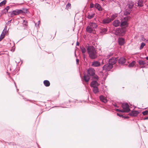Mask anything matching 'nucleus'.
<instances>
[{
  "label": "nucleus",
  "instance_id": "obj_1",
  "mask_svg": "<svg viewBox=\"0 0 148 148\" xmlns=\"http://www.w3.org/2000/svg\"><path fill=\"white\" fill-rule=\"evenodd\" d=\"M86 49L88 53L90 58L94 59L97 57V52L94 47L92 46H88Z\"/></svg>",
  "mask_w": 148,
  "mask_h": 148
},
{
  "label": "nucleus",
  "instance_id": "obj_2",
  "mask_svg": "<svg viewBox=\"0 0 148 148\" xmlns=\"http://www.w3.org/2000/svg\"><path fill=\"white\" fill-rule=\"evenodd\" d=\"M95 70L92 68L88 69L87 71V74H84V79L86 82H88L90 79V76H94L95 74Z\"/></svg>",
  "mask_w": 148,
  "mask_h": 148
},
{
  "label": "nucleus",
  "instance_id": "obj_3",
  "mask_svg": "<svg viewBox=\"0 0 148 148\" xmlns=\"http://www.w3.org/2000/svg\"><path fill=\"white\" fill-rule=\"evenodd\" d=\"M130 16H127L123 18L121 21L120 26L121 27H123L125 28L128 26L127 21L130 18Z\"/></svg>",
  "mask_w": 148,
  "mask_h": 148
},
{
  "label": "nucleus",
  "instance_id": "obj_4",
  "mask_svg": "<svg viewBox=\"0 0 148 148\" xmlns=\"http://www.w3.org/2000/svg\"><path fill=\"white\" fill-rule=\"evenodd\" d=\"M24 12L22 10H13L11 12H10L9 13H10V16L11 17H13L14 16L18 15L21 14H22Z\"/></svg>",
  "mask_w": 148,
  "mask_h": 148
},
{
  "label": "nucleus",
  "instance_id": "obj_5",
  "mask_svg": "<svg viewBox=\"0 0 148 148\" xmlns=\"http://www.w3.org/2000/svg\"><path fill=\"white\" fill-rule=\"evenodd\" d=\"M126 29L125 28H119L116 30V33L117 35L123 36L125 34Z\"/></svg>",
  "mask_w": 148,
  "mask_h": 148
},
{
  "label": "nucleus",
  "instance_id": "obj_6",
  "mask_svg": "<svg viewBox=\"0 0 148 148\" xmlns=\"http://www.w3.org/2000/svg\"><path fill=\"white\" fill-rule=\"evenodd\" d=\"M122 107L123 108V112H129L130 110L129 108V106L128 104L127 103H123L122 105Z\"/></svg>",
  "mask_w": 148,
  "mask_h": 148
},
{
  "label": "nucleus",
  "instance_id": "obj_7",
  "mask_svg": "<svg viewBox=\"0 0 148 148\" xmlns=\"http://www.w3.org/2000/svg\"><path fill=\"white\" fill-rule=\"evenodd\" d=\"M113 67V66L112 65H110L109 63L107 64L104 65L103 67V70L109 71Z\"/></svg>",
  "mask_w": 148,
  "mask_h": 148
},
{
  "label": "nucleus",
  "instance_id": "obj_8",
  "mask_svg": "<svg viewBox=\"0 0 148 148\" xmlns=\"http://www.w3.org/2000/svg\"><path fill=\"white\" fill-rule=\"evenodd\" d=\"M117 60V59L116 58L112 57L111 58L109 59L108 63L113 66L114 64L116 63Z\"/></svg>",
  "mask_w": 148,
  "mask_h": 148
},
{
  "label": "nucleus",
  "instance_id": "obj_9",
  "mask_svg": "<svg viewBox=\"0 0 148 148\" xmlns=\"http://www.w3.org/2000/svg\"><path fill=\"white\" fill-rule=\"evenodd\" d=\"M134 5V3L132 1H129L126 5V8L132 10Z\"/></svg>",
  "mask_w": 148,
  "mask_h": 148
},
{
  "label": "nucleus",
  "instance_id": "obj_10",
  "mask_svg": "<svg viewBox=\"0 0 148 148\" xmlns=\"http://www.w3.org/2000/svg\"><path fill=\"white\" fill-rule=\"evenodd\" d=\"M113 26L115 27H117L121 25V22L118 20H114L112 23Z\"/></svg>",
  "mask_w": 148,
  "mask_h": 148
},
{
  "label": "nucleus",
  "instance_id": "obj_11",
  "mask_svg": "<svg viewBox=\"0 0 148 148\" xmlns=\"http://www.w3.org/2000/svg\"><path fill=\"white\" fill-rule=\"evenodd\" d=\"M101 63L98 61H94L92 62V66L94 67H98L101 65Z\"/></svg>",
  "mask_w": 148,
  "mask_h": 148
},
{
  "label": "nucleus",
  "instance_id": "obj_12",
  "mask_svg": "<svg viewBox=\"0 0 148 148\" xmlns=\"http://www.w3.org/2000/svg\"><path fill=\"white\" fill-rule=\"evenodd\" d=\"M90 86L93 88L95 87H97L99 86V84L96 81H92L90 84Z\"/></svg>",
  "mask_w": 148,
  "mask_h": 148
},
{
  "label": "nucleus",
  "instance_id": "obj_13",
  "mask_svg": "<svg viewBox=\"0 0 148 148\" xmlns=\"http://www.w3.org/2000/svg\"><path fill=\"white\" fill-rule=\"evenodd\" d=\"M139 112L138 111L136 110L132 111L129 114L131 116H136L139 114Z\"/></svg>",
  "mask_w": 148,
  "mask_h": 148
},
{
  "label": "nucleus",
  "instance_id": "obj_14",
  "mask_svg": "<svg viewBox=\"0 0 148 148\" xmlns=\"http://www.w3.org/2000/svg\"><path fill=\"white\" fill-rule=\"evenodd\" d=\"M111 21L110 19L109 18H107L103 19L102 21L103 23V24L108 23Z\"/></svg>",
  "mask_w": 148,
  "mask_h": 148
},
{
  "label": "nucleus",
  "instance_id": "obj_15",
  "mask_svg": "<svg viewBox=\"0 0 148 148\" xmlns=\"http://www.w3.org/2000/svg\"><path fill=\"white\" fill-rule=\"evenodd\" d=\"M100 100L103 102L106 103L107 102V100L106 98L103 95H101L99 97Z\"/></svg>",
  "mask_w": 148,
  "mask_h": 148
},
{
  "label": "nucleus",
  "instance_id": "obj_16",
  "mask_svg": "<svg viewBox=\"0 0 148 148\" xmlns=\"http://www.w3.org/2000/svg\"><path fill=\"white\" fill-rule=\"evenodd\" d=\"M132 10L126 8L124 12V14L126 16L130 14Z\"/></svg>",
  "mask_w": 148,
  "mask_h": 148
},
{
  "label": "nucleus",
  "instance_id": "obj_17",
  "mask_svg": "<svg viewBox=\"0 0 148 148\" xmlns=\"http://www.w3.org/2000/svg\"><path fill=\"white\" fill-rule=\"evenodd\" d=\"M119 43L120 45H123L125 43L124 39L122 38H120L118 40Z\"/></svg>",
  "mask_w": 148,
  "mask_h": 148
},
{
  "label": "nucleus",
  "instance_id": "obj_18",
  "mask_svg": "<svg viewBox=\"0 0 148 148\" xmlns=\"http://www.w3.org/2000/svg\"><path fill=\"white\" fill-rule=\"evenodd\" d=\"M95 7L99 11H101L102 10V8L99 4L98 3H95Z\"/></svg>",
  "mask_w": 148,
  "mask_h": 148
},
{
  "label": "nucleus",
  "instance_id": "obj_19",
  "mask_svg": "<svg viewBox=\"0 0 148 148\" xmlns=\"http://www.w3.org/2000/svg\"><path fill=\"white\" fill-rule=\"evenodd\" d=\"M90 27L91 28H92L94 30L97 27V25L96 23L92 22L90 23Z\"/></svg>",
  "mask_w": 148,
  "mask_h": 148
},
{
  "label": "nucleus",
  "instance_id": "obj_20",
  "mask_svg": "<svg viewBox=\"0 0 148 148\" xmlns=\"http://www.w3.org/2000/svg\"><path fill=\"white\" fill-rule=\"evenodd\" d=\"M126 61V59L123 57L121 58L119 60V62L121 64H124Z\"/></svg>",
  "mask_w": 148,
  "mask_h": 148
},
{
  "label": "nucleus",
  "instance_id": "obj_21",
  "mask_svg": "<svg viewBox=\"0 0 148 148\" xmlns=\"http://www.w3.org/2000/svg\"><path fill=\"white\" fill-rule=\"evenodd\" d=\"M43 83L44 85L47 87L49 86L50 85L49 82L47 80H45L43 82Z\"/></svg>",
  "mask_w": 148,
  "mask_h": 148
},
{
  "label": "nucleus",
  "instance_id": "obj_22",
  "mask_svg": "<svg viewBox=\"0 0 148 148\" xmlns=\"http://www.w3.org/2000/svg\"><path fill=\"white\" fill-rule=\"evenodd\" d=\"M86 30L89 33H91L94 30L92 29V28L88 26L86 29Z\"/></svg>",
  "mask_w": 148,
  "mask_h": 148
},
{
  "label": "nucleus",
  "instance_id": "obj_23",
  "mask_svg": "<svg viewBox=\"0 0 148 148\" xmlns=\"http://www.w3.org/2000/svg\"><path fill=\"white\" fill-rule=\"evenodd\" d=\"M95 16V13L93 12L90 14L89 13L88 15L87 16V18L89 19H91L93 17Z\"/></svg>",
  "mask_w": 148,
  "mask_h": 148
},
{
  "label": "nucleus",
  "instance_id": "obj_24",
  "mask_svg": "<svg viewBox=\"0 0 148 148\" xmlns=\"http://www.w3.org/2000/svg\"><path fill=\"white\" fill-rule=\"evenodd\" d=\"M107 32V29L106 28H102L101 29L100 32L102 34H104L106 33Z\"/></svg>",
  "mask_w": 148,
  "mask_h": 148
},
{
  "label": "nucleus",
  "instance_id": "obj_25",
  "mask_svg": "<svg viewBox=\"0 0 148 148\" xmlns=\"http://www.w3.org/2000/svg\"><path fill=\"white\" fill-rule=\"evenodd\" d=\"M118 16V14H113L111 17V18H110L112 21L115 18H116Z\"/></svg>",
  "mask_w": 148,
  "mask_h": 148
},
{
  "label": "nucleus",
  "instance_id": "obj_26",
  "mask_svg": "<svg viewBox=\"0 0 148 148\" xmlns=\"http://www.w3.org/2000/svg\"><path fill=\"white\" fill-rule=\"evenodd\" d=\"M93 91L95 94H97L99 92V89L97 87H95L93 88Z\"/></svg>",
  "mask_w": 148,
  "mask_h": 148
},
{
  "label": "nucleus",
  "instance_id": "obj_27",
  "mask_svg": "<svg viewBox=\"0 0 148 148\" xmlns=\"http://www.w3.org/2000/svg\"><path fill=\"white\" fill-rule=\"evenodd\" d=\"M138 5L139 6H143V1L142 0H139L138 1Z\"/></svg>",
  "mask_w": 148,
  "mask_h": 148
},
{
  "label": "nucleus",
  "instance_id": "obj_28",
  "mask_svg": "<svg viewBox=\"0 0 148 148\" xmlns=\"http://www.w3.org/2000/svg\"><path fill=\"white\" fill-rule=\"evenodd\" d=\"M80 49L81 50V51L82 54H84L86 52V49L85 47L83 46H81L80 47Z\"/></svg>",
  "mask_w": 148,
  "mask_h": 148
},
{
  "label": "nucleus",
  "instance_id": "obj_29",
  "mask_svg": "<svg viewBox=\"0 0 148 148\" xmlns=\"http://www.w3.org/2000/svg\"><path fill=\"white\" fill-rule=\"evenodd\" d=\"M136 62L134 61H133L131 62L129 65V66L130 67H133L135 64Z\"/></svg>",
  "mask_w": 148,
  "mask_h": 148
},
{
  "label": "nucleus",
  "instance_id": "obj_30",
  "mask_svg": "<svg viewBox=\"0 0 148 148\" xmlns=\"http://www.w3.org/2000/svg\"><path fill=\"white\" fill-rule=\"evenodd\" d=\"M6 2L7 1L6 0H4L0 3V7H1L5 4Z\"/></svg>",
  "mask_w": 148,
  "mask_h": 148
},
{
  "label": "nucleus",
  "instance_id": "obj_31",
  "mask_svg": "<svg viewBox=\"0 0 148 148\" xmlns=\"http://www.w3.org/2000/svg\"><path fill=\"white\" fill-rule=\"evenodd\" d=\"M138 63L140 65H144L146 64V62L144 61L139 60L138 61Z\"/></svg>",
  "mask_w": 148,
  "mask_h": 148
},
{
  "label": "nucleus",
  "instance_id": "obj_32",
  "mask_svg": "<svg viewBox=\"0 0 148 148\" xmlns=\"http://www.w3.org/2000/svg\"><path fill=\"white\" fill-rule=\"evenodd\" d=\"M145 45V44L144 43L142 42L141 43L140 47V50L142 49Z\"/></svg>",
  "mask_w": 148,
  "mask_h": 148
},
{
  "label": "nucleus",
  "instance_id": "obj_33",
  "mask_svg": "<svg viewBox=\"0 0 148 148\" xmlns=\"http://www.w3.org/2000/svg\"><path fill=\"white\" fill-rule=\"evenodd\" d=\"M71 4L70 3H68L66 5V9H68L71 8Z\"/></svg>",
  "mask_w": 148,
  "mask_h": 148
},
{
  "label": "nucleus",
  "instance_id": "obj_34",
  "mask_svg": "<svg viewBox=\"0 0 148 148\" xmlns=\"http://www.w3.org/2000/svg\"><path fill=\"white\" fill-rule=\"evenodd\" d=\"M92 78L93 79L98 80V77L97 75H95Z\"/></svg>",
  "mask_w": 148,
  "mask_h": 148
},
{
  "label": "nucleus",
  "instance_id": "obj_35",
  "mask_svg": "<svg viewBox=\"0 0 148 148\" xmlns=\"http://www.w3.org/2000/svg\"><path fill=\"white\" fill-rule=\"evenodd\" d=\"M148 113V111L145 110L142 112L143 114L145 115L147 114Z\"/></svg>",
  "mask_w": 148,
  "mask_h": 148
},
{
  "label": "nucleus",
  "instance_id": "obj_36",
  "mask_svg": "<svg viewBox=\"0 0 148 148\" xmlns=\"http://www.w3.org/2000/svg\"><path fill=\"white\" fill-rule=\"evenodd\" d=\"M40 21H39L38 22V23H35V26H36L37 27H38L39 26V24L40 23Z\"/></svg>",
  "mask_w": 148,
  "mask_h": 148
},
{
  "label": "nucleus",
  "instance_id": "obj_37",
  "mask_svg": "<svg viewBox=\"0 0 148 148\" xmlns=\"http://www.w3.org/2000/svg\"><path fill=\"white\" fill-rule=\"evenodd\" d=\"M27 22L26 21H25V20H23V24L24 25H27Z\"/></svg>",
  "mask_w": 148,
  "mask_h": 148
},
{
  "label": "nucleus",
  "instance_id": "obj_38",
  "mask_svg": "<svg viewBox=\"0 0 148 148\" xmlns=\"http://www.w3.org/2000/svg\"><path fill=\"white\" fill-rule=\"evenodd\" d=\"M112 53H110V54L109 55H108L106 56V58H109L110 57L112 56Z\"/></svg>",
  "mask_w": 148,
  "mask_h": 148
},
{
  "label": "nucleus",
  "instance_id": "obj_39",
  "mask_svg": "<svg viewBox=\"0 0 148 148\" xmlns=\"http://www.w3.org/2000/svg\"><path fill=\"white\" fill-rule=\"evenodd\" d=\"M5 33H6L5 32H4L3 31L2 33H1V36H3L4 37L5 36Z\"/></svg>",
  "mask_w": 148,
  "mask_h": 148
},
{
  "label": "nucleus",
  "instance_id": "obj_40",
  "mask_svg": "<svg viewBox=\"0 0 148 148\" xmlns=\"http://www.w3.org/2000/svg\"><path fill=\"white\" fill-rule=\"evenodd\" d=\"M116 110L117 111L121 112H123V109L121 110V109H116Z\"/></svg>",
  "mask_w": 148,
  "mask_h": 148
},
{
  "label": "nucleus",
  "instance_id": "obj_41",
  "mask_svg": "<svg viewBox=\"0 0 148 148\" xmlns=\"http://www.w3.org/2000/svg\"><path fill=\"white\" fill-rule=\"evenodd\" d=\"M10 7L9 6H7L5 8V9L6 10L7 12H8V10H9V9H10Z\"/></svg>",
  "mask_w": 148,
  "mask_h": 148
},
{
  "label": "nucleus",
  "instance_id": "obj_42",
  "mask_svg": "<svg viewBox=\"0 0 148 148\" xmlns=\"http://www.w3.org/2000/svg\"><path fill=\"white\" fill-rule=\"evenodd\" d=\"M7 29V27L6 26L5 27V28L3 31V32H6V31Z\"/></svg>",
  "mask_w": 148,
  "mask_h": 148
},
{
  "label": "nucleus",
  "instance_id": "obj_43",
  "mask_svg": "<svg viewBox=\"0 0 148 148\" xmlns=\"http://www.w3.org/2000/svg\"><path fill=\"white\" fill-rule=\"evenodd\" d=\"M117 115L120 117H123L124 116L121 114H120L119 113H117Z\"/></svg>",
  "mask_w": 148,
  "mask_h": 148
},
{
  "label": "nucleus",
  "instance_id": "obj_44",
  "mask_svg": "<svg viewBox=\"0 0 148 148\" xmlns=\"http://www.w3.org/2000/svg\"><path fill=\"white\" fill-rule=\"evenodd\" d=\"M4 37L2 36H1L0 37V41H1Z\"/></svg>",
  "mask_w": 148,
  "mask_h": 148
},
{
  "label": "nucleus",
  "instance_id": "obj_45",
  "mask_svg": "<svg viewBox=\"0 0 148 148\" xmlns=\"http://www.w3.org/2000/svg\"><path fill=\"white\" fill-rule=\"evenodd\" d=\"M76 61L77 64H78L79 62V60L77 59L76 60Z\"/></svg>",
  "mask_w": 148,
  "mask_h": 148
},
{
  "label": "nucleus",
  "instance_id": "obj_46",
  "mask_svg": "<svg viewBox=\"0 0 148 148\" xmlns=\"http://www.w3.org/2000/svg\"><path fill=\"white\" fill-rule=\"evenodd\" d=\"M79 42L77 41V43H76V45H77V46L79 45Z\"/></svg>",
  "mask_w": 148,
  "mask_h": 148
},
{
  "label": "nucleus",
  "instance_id": "obj_47",
  "mask_svg": "<svg viewBox=\"0 0 148 148\" xmlns=\"http://www.w3.org/2000/svg\"><path fill=\"white\" fill-rule=\"evenodd\" d=\"M148 119V117H147L144 119L145 120H146V119Z\"/></svg>",
  "mask_w": 148,
  "mask_h": 148
},
{
  "label": "nucleus",
  "instance_id": "obj_48",
  "mask_svg": "<svg viewBox=\"0 0 148 148\" xmlns=\"http://www.w3.org/2000/svg\"><path fill=\"white\" fill-rule=\"evenodd\" d=\"M146 59L147 60H148V56L146 58Z\"/></svg>",
  "mask_w": 148,
  "mask_h": 148
},
{
  "label": "nucleus",
  "instance_id": "obj_49",
  "mask_svg": "<svg viewBox=\"0 0 148 148\" xmlns=\"http://www.w3.org/2000/svg\"><path fill=\"white\" fill-rule=\"evenodd\" d=\"M83 57L84 58L85 57V55H84V53L83 54Z\"/></svg>",
  "mask_w": 148,
  "mask_h": 148
},
{
  "label": "nucleus",
  "instance_id": "obj_50",
  "mask_svg": "<svg viewBox=\"0 0 148 148\" xmlns=\"http://www.w3.org/2000/svg\"><path fill=\"white\" fill-rule=\"evenodd\" d=\"M146 6H147V9H148V4Z\"/></svg>",
  "mask_w": 148,
  "mask_h": 148
},
{
  "label": "nucleus",
  "instance_id": "obj_51",
  "mask_svg": "<svg viewBox=\"0 0 148 148\" xmlns=\"http://www.w3.org/2000/svg\"><path fill=\"white\" fill-rule=\"evenodd\" d=\"M123 117H124V118H128V117L127 116H124Z\"/></svg>",
  "mask_w": 148,
  "mask_h": 148
},
{
  "label": "nucleus",
  "instance_id": "obj_52",
  "mask_svg": "<svg viewBox=\"0 0 148 148\" xmlns=\"http://www.w3.org/2000/svg\"><path fill=\"white\" fill-rule=\"evenodd\" d=\"M11 20H10V21H8V22H10V23L11 22Z\"/></svg>",
  "mask_w": 148,
  "mask_h": 148
},
{
  "label": "nucleus",
  "instance_id": "obj_53",
  "mask_svg": "<svg viewBox=\"0 0 148 148\" xmlns=\"http://www.w3.org/2000/svg\"><path fill=\"white\" fill-rule=\"evenodd\" d=\"M114 106H116V107H117V106H116V105H114ZM117 107H118V106H117Z\"/></svg>",
  "mask_w": 148,
  "mask_h": 148
},
{
  "label": "nucleus",
  "instance_id": "obj_54",
  "mask_svg": "<svg viewBox=\"0 0 148 148\" xmlns=\"http://www.w3.org/2000/svg\"><path fill=\"white\" fill-rule=\"evenodd\" d=\"M14 84H15V86H16V85L15 83V82H14Z\"/></svg>",
  "mask_w": 148,
  "mask_h": 148
},
{
  "label": "nucleus",
  "instance_id": "obj_55",
  "mask_svg": "<svg viewBox=\"0 0 148 148\" xmlns=\"http://www.w3.org/2000/svg\"><path fill=\"white\" fill-rule=\"evenodd\" d=\"M102 1H104V0H101Z\"/></svg>",
  "mask_w": 148,
  "mask_h": 148
},
{
  "label": "nucleus",
  "instance_id": "obj_56",
  "mask_svg": "<svg viewBox=\"0 0 148 148\" xmlns=\"http://www.w3.org/2000/svg\"><path fill=\"white\" fill-rule=\"evenodd\" d=\"M92 7V6H91V5H90V7L91 8V7Z\"/></svg>",
  "mask_w": 148,
  "mask_h": 148
},
{
  "label": "nucleus",
  "instance_id": "obj_57",
  "mask_svg": "<svg viewBox=\"0 0 148 148\" xmlns=\"http://www.w3.org/2000/svg\"><path fill=\"white\" fill-rule=\"evenodd\" d=\"M92 7V6H91V5H90V7L91 8V7Z\"/></svg>",
  "mask_w": 148,
  "mask_h": 148
},
{
  "label": "nucleus",
  "instance_id": "obj_58",
  "mask_svg": "<svg viewBox=\"0 0 148 148\" xmlns=\"http://www.w3.org/2000/svg\"><path fill=\"white\" fill-rule=\"evenodd\" d=\"M1 55V54L0 53V55Z\"/></svg>",
  "mask_w": 148,
  "mask_h": 148
}]
</instances>
